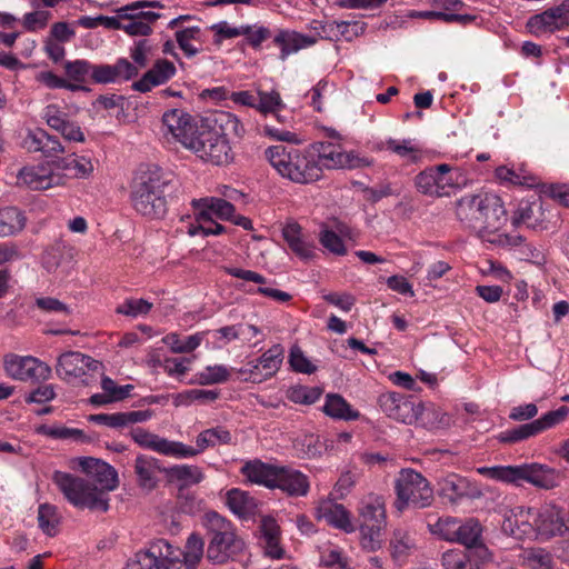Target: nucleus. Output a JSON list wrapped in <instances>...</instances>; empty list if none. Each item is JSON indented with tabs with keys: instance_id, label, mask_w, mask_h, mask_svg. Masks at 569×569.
<instances>
[{
	"instance_id": "f257e3e1",
	"label": "nucleus",
	"mask_w": 569,
	"mask_h": 569,
	"mask_svg": "<svg viewBox=\"0 0 569 569\" xmlns=\"http://www.w3.org/2000/svg\"><path fill=\"white\" fill-rule=\"evenodd\" d=\"M79 466L93 482L62 471L53 473V482L74 507L106 512L109 509L106 491L114 490L118 486L116 469L92 457L81 458Z\"/></svg>"
},
{
	"instance_id": "f03ea898",
	"label": "nucleus",
	"mask_w": 569,
	"mask_h": 569,
	"mask_svg": "<svg viewBox=\"0 0 569 569\" xmlns=\"http://www.w3.org/2000/svg\"><path fill=\"white\" fill-rule=\"evenodd\" d=\"M171 179L158 167L140 171L131 190V202L134 210L143 217L160 219L167 212L166 191Z\"/></svg>"
},
{
	"instance_id": "7ed1b4c3",
	"label": "nucleus",
	"mask_w": 569,
	"mask_h": 569,
	"mask_svg": "<svg viewBox=\"0 0 569 569\" xmlns=\"http://www.w3.org/2000/svg\"><path fill=\"white\" fill-rule=\"evenodd\" d=\"M264 154L282 178L295 183L308 184L321 178L320 167L313 160L315 153L308 147L298 149L277 144L267 148Z\"/></svg>"
},
{
	"instance_id": "20e7f679",
	"label": "nucleus",
	"mask_w": 569,
	"mask_h": 569,
	"mask_svg": "<svg viewBox=\"0 0 569 569\" xmlns=\"http://www.w3.org/2000/svg\"><path fill=\"white\" fill-rule=\"evenodd\" d=\"M201 523L210 537L206 557L211 563L224 565L243 551L244 542L233 525L217 511L204 512Z\"/></svg>"
},
{
	"instance_id": "39448f33",
	"label": "nucleus",
	"mask_w": 569,
	"mask_h": 569,
	"mask_svg": "<svg viewBox=\"0 0 569 569\" xmlns=\"http://www.w3.org/2000/svg\"><path fill=\"white\" fill-rule=\"evenodd\" d=\"M477 472L492 480L517 486L527 482L542 490H552L560 483V472L557 469L538 462L480 467Z\"/></svg>"
},
{
	"instance_id": "423d86ee",
	"label": "nucleus",
	"mask_w": 569,
	"mask_h": 569,
	"mask_svg": "<svg viewBox=\"0 0 569 569\" xmlns=\"http://www.w3.org/2000/svg\"><path fill=\"white\" fill-rule=\"evenodd\" d=\"M395 508L400 512L409 507L423 509L433 502L430 482L420 472L410 468L400 470L395 480Z\"/></svg>"
},
{
	"instance_id": "0eeeda50",
	"label": "nucleus",
	"mask_w": 569,
	"mask_h": 569,
	"mask_svg": "<svg viewBox=\"0 0 569 569\" xmlns=\"http://www.w3.org/2000/svg\"><path fill=\"white\" fill-rule=\"evenodd\" d=\"M486 200L493 202V206L491 209L483 207L478 237L482 241L502 248H511L521 244L523 241L521 236L499 232V229L507 221V211L501 198L495 193L486 192Z\"/></svg>"
},
{
	"instance_id": "6e6552de",
	"label": "nucleus",
	"mask_w": 569,
	"mask_h": 569,
	"mask_svg": "<svg viewBox=\"0 0 569 569\" xmlns=\"http://www.w3.org/2000/svg\"><path fill=\"white\" fill-rule=\"evenodd\" d=\"M159 6L158 1L141 0L119 8L118 30H123L130 36H148L151 32V23L160 18L159 13L148 9Z\"/></svg>"
},
{
	"instance_id": "1a4fd4ad",
	"label": "nucleus",
	"mask_w": 569,
	"mask_h": 569,
	"mask_svg": "<svg viewBox=\"0 0 569 569\" xmlns=\"http://www.w3.org/2000/svg\"><path fill=\"white\" fill-rule=\"evenodd\" d=\"M189 150L200 159L216 166L227 164L232 160V152L227 133L216 129H204L198 132Z\"/></svg>"
},
{
	"instance_id": "9d476101",
	"label": "nucleus",
	"mask_w": 569,
	"mask_h": 569,
	"mask_svg": "<svg viewBox=\"0 0 569 569\" xmlns=\"http://www.w3.org/2000/svg\"><path fill=\"white\" fill-rule=\"evenodd\" d=\"M536 539L546 542L569 535V511L556 503L535 509Z\"/></svg>"
},
{
	"instance_id": "9b49d317",
	"label": "nucleus",
	"mask_w": 569,
	"mask_h": 569,
	"mask_svg": "<svg viewBox=\"0 0 569 569\" xmlns=\"http://www.w3.org/2000/svg\"><path fill=\"white\" fill-rule=\"evenodd\" d=\"M178 550L167 540L159 539L146 551L136 555V569H183Z\"/></svg>"
},
{
	"instance_id": "f8f14e48",
	"label": "nucleus",
	"mask_w": 569,
	"mask_h": 569,
	"mask_svg": "<svg viewBox=\"0 0 569 569\" xmlns=\"http://www.w3.org/2000/svg\"><path fill=\"white\" fill-rule=\"evenodd\" d=\"M452 168L447 163L427 168L415 178V186L419 192L430 197L447 196L448 189L453 187L450 176Z\"/></svg>"
},
{
	"instance_id": "ddd939ff",
	"label": "nucleus",
	"mask_w": 569,
	"mask_h": 569,
	"mask_svg": "<svg viewBox=\"0 0 569 569\" xmlns=\"http://www.w3.org/2000/svg\"><path fill=\"white\" fill-rule=\"evenodd\" d=\"M162 126L164 134L189 149L199 130L193 118L182 109H171L163 113Z\"/></svg>"
},
{
	"instance_id": "4468645a",
	"label": "nucleus",
	"mask_w": 569,
	"mask_h": 569,
	"mask_svg": "<svg viewBox=\"0 0 569 569\" xmlns=\"http://www.w3.org/2000/svg\"><path fill=\"white\" fill-rule=\"evenodd\" d=\"M18 182L32 190H47L61 187L62 177L59 176L54 160L26 166L17 174Z\"/></svg>"
},
{
	"instance_id": "2eb2a0df",
	"label": "nucleus",
	"mask_w": 569,
	"mask_h": 569,
	"mask_svg": "<svg viewBox=\"0 0 569 569\" xmlns=\"http://www.w3.org/2000/svg\"><path fill=\"white\" fill-rule=\"evenodd\" d=\"M130 436L132 440L141 448L154 451L157 453L180 459V456L190 455L186 445L180 441L169 440L143 428H134Z\"/></svg>"
},
{
	"instance_id": "dca6fc26",
	"label": "nucleus",
	"mask_w": 569,
	"mask_h": 569,
	"mask_svg": "<svg viewBox=\"0 0 569 569\" xmlns=\"http://www.w3.org/2000/svg\"><path fill=\"white\" fill-rule=\"evenodd\" d=\"M535 34L555 32L569 27V0L530 17L527 23Z\"/></svg>"
},
{
	"instance_id": "f3484780",
	"label": "nucleus",
	"mask_w": 569,
	"mask_h": 569,
	"mask_svg": "<svg viewBox=\"0 0 569 569\" xmlns=\"http://www.w3.org/2000/svg\"><path fill=\"white\" fill-rule=\"evenodd\" d=\"M101 363L89 356L79 351H68L62 353L57 361L56 372L59 378L67 380L70 378H80L88 371H97Z\"/></svg>"
},
{
	"instance_id": "a211bd4d",
	"label": "nucleus",
	"mask_w": 569,
	"mask_h": 569,
	"mask_svg": "<svg viewBox=\"0 0 569 569\" xmlns=\"http://www.w3.org/2000/svg\"><path fill=\"white\" fill-rule=\"evenodd\" d=\"M382 411L390 418L406 425L417 421V403L409 397L398 392H386L379 397Z\"/></svg>"
},
{
	"instance_id": "6ab92c4d",
	"label": "nucleus",
	"mask_w": 569,
	"mask_h": 569,
	"mask_svg": "<svg viewBox=\"0 0 569 569\" xmlns=\"http://www.w3.org/2000/svg\"><path fill=\"white\" fill-rule=\"evenodd\" d=\"M310 152H313V160L320 167L321 172L323 168L338 169L353 166V158L350 153L341 150L339 146L330 142H315L308 146Z\"/></svg>"
},
{
	"instance_id": "aec40b11",
	"label": "nucleus",
	"mask_w": 569,
	"mask_h": 569,
	"mask_svg": "<svg viewBox=\"0 0 569 569\" xmlns=\"http://www.w3.org/2000/svg\"><path fill=\"white\" fill-rule=\"evenodd\" d=\"M492 203L493 202H490V200H486V192L467 194L458 200L456 214L462 223L478 234L483 206L485 208L491 209Z\"/></svg>"
},
{
	"instance_id": "412c9836",
	"label": "nucleus",
	"mask_w": 569,
	"mask_h": 569,
	"mask_svg": "<svg viewBox=\"0 0 569 569\" xmlns=\"http://www.w3.org/2000/svg\"><path fill=\"white\" fill-rule=\"evenodd\" d=\"M440 496L450 502H457L463 498H479L481 490L469 479L457 473H449L439 481Z\"/></svg>"
},
{
	"instance_id": "4be33fe9",
	"label": "nucleus",
	"mask_w": 569,
	"mask_h": 569,
	"mask_svg": "<svg viewBox=\"0 0 569 569\" xmlns=\"http://www.w3.org/2000/svg\"><path fill=\"white\" fill-rule=\"evenodd\" d=\"M57 172L62 177L61 187L67 186L71 179H87L94 170L89 157L76 153L54 159Z\"/></svg>"
},
{
	"instance_id": "5701e85b",
	"label": "nucleus",
	"mask_w": 569,
	"mask_h": 569,
	"mask_svg": "<svg viewBox=\"0 0 569 569\" xmlns=\"http://www.w3.org/2000/svg\"><path fill=\"white\" fill-rule=\"evenodd\" d=\"M535 509L518 508L506 516L502 522L505 533L516 538H536Z\"/></svg>"
},
{
	"instance_id": "b1692460",
	"label": "nucleus",
	"mask_w": 569,
	"mask_h": 569,
	"mask_svg": "<svg viewBox=\"0 0 569 569\" xmlns=\"http://www.w3.org/2000/svg\"><path fill=\"white\" fill-rule=\"evenodd\" d=\"M272 489H280L289 496L303 497L308 493L310 483L301 471L288 466H278Z\"/></svg>"
},
{
	"instance_id": "393cba45",
	"label": "nucleus",
	"mask_w": 569,
	"mask_h": 569,
	"mask_svg": "<svg viewBox=\"0 0 569 569\" xmlns=\"http://www.w3.org/2000/svg\"><path fill=\"white\" fill-rule=\"evenodd\" d=\"M191 206L194 210V216L200 221H209L213 217L228 220L232 219L236 212V208L231 202L216 197L193 199Z\"/></svg>"
},
{
	"instance_id": "a878e982",
	"label": "nucleus",
	"mask_w": 569,
	"mask_h": 569,
	"mask_svg": "<svg viewBox=\"0 0 569 569\" xmlns=\"http://www.w3.org/2000/svg\"><path fill=\"white\" fill-rule=\"evenodd\" d=\"M316 517L347 533L355 531L349 511L342 505L336 503L332 500L320 501L316 508Z\"/></svg>"
},
{
	"instance_id": "bb28decb",
	"label": "nucleus",
	"mask_w": 569,
	"mask_h": 569,
	"mask_svg": "<svg viewBox=\"0 0 569 569\" xmlns=\"http://www.w3.org/2000/svg\"><path fill=\"white\" fill-rule=\"evenodd\" d=\"M176 74V66L167 60L159 59L141 79L132 83V89L139 92H149L152 88L163 84Z\"/></svg>"
},
{
	"instance_id": "cd10ccee",
	"label": "nucleus",
	"mask_w": 569,
	"mask_h": 569,
	"mask_svg": "<svg viewBox=\"0 0 569 569\" xmlns=\"http://www.w3.org/2000/svg\"><path fill=\"white\" fill-rule=\"evenodd\" d=\"M23 143L30 152H41L48 158L56 157L57 154L64 152V148L60 140L46 132L43 129L29 131Z\"/></svg>"
},
{
	"instance_id": "c85d7f7f",
	"label": "nucleus",
	"mask_w": 569,
	"mask_h": 569,
	"mask_svg": "<svg viewBox=\"0 0 569 569\" xmlns=\"http://www.w3.org/2000/svg\"><path fill=\"white\" fill-rule=\"evenodd\" d=\"M436 4L439 10L428 12L426 16L461 26H467L477 18L475 14L463 12L465 3L460 0H437Z\"/></svg>"
},
{
	"instance_id": "c756f323",
	"label": "nucleus",
	"mask_w": 569,
	"mask_h": 569,
	"mask_svg": "<svg viewBox=\"0 0 569 569\" xmlns=\"http://www.w3.org/2000/svg\"><path fill=\"white\" fill-rule=\"evenodd\" d=\"M360 523L387 526L386 502L382 496L370 493L359 503Z\"/></svg>"
},
{
	"instance_id": "7c9ffc66",
	"label": "nucleus",
	"mask_w": 569,
	"mask_h": 569,
	"mask_svg": "<svg viewBox=\"0 0 569 569\" xmlns=\"http://www.w3.org/2000/svg\"><path fill=\"white\" fill-rule=\"evenodd\" d=\"M545 220L546 214L540 199L520 201L512 216L513 226L526 224L532 229L542 228Z\"/></svg>"
},
{
	"instance_id": "2f4dec72",
	"label": "nucleus",
	"mask_w": 569,
	"mask_h": 569,
	"mask_svg": "<svg viewBox=\"0 0 569 569\" xmlns=\"http://www.w3.org/2000/svg\"><path fill=\"white\" fill-rule=\"evenodd\" d=\"M226 271L228 274H230L234 278L261 284L257 289V292L260 295H263L277 302H281V303L288 302L292 298L291 295L286 291H281L279 289L266 286V283H267L266 278L256 271L244 270V269L234 268V267L227 268Z\"/></svg>"
},
{
	"instance_id": "473e14b6",
	"label": "nucleus",
	"mask_w": 569,
	"mask_h": 569,
	"mask_svg": "<svg viewBox=\"0 0 569 569\" xmlns=\"http://www.w3.org/2000/svg\"><path fill=\"white\" fill-rule=\"evenodd\" d=\"M273 42L281 49L280 59L286 60L291 53L316 44L317 38L297 31L280 30L274 37Z\"/></svg>"
},
{
	"instance_id": "72a5a7b5",
	"label": "nucleus",
	"mask_w": 569,
	"mask_h": 569,
	"mask_svg": "<svg viewBox=\"0 0 569 569\" xmlns=\"http://www.w3.org/2000/svg\"><path fill=\"white\" fill-rule=\"evenodd\" d=\"M231 433L228 429L223 427H216L207 429L200 432L196 439L197 447H191L186 445L188 451H191L190 455L180 456V459L192 458L204 451L209 447H214L217 445H228L231 442Z\"/></svg>"
},
{
	"instance_id": "f704fd0d",
	"label": "nucleus",
	"mask_w": 569,
	"mask_h": 569,
	"mask_svg": "<svg viewBox=\"0 0 569 569\" xmlns=\"http://www.w3.org/2000/svg\"><path fill=\"white\" fill-rule=\"evenodd\" d=\"M161 471L159 460L147 455H139L134 460V473L139 487L152 490L158 483V475Z\"/></svg>"
},
{
	"instance_id": "c9c22d12",
	"label": "nucleus",
	"mask_w": 569,
	"mask_h": 569,
	"mask_svg": "<svg viewBox=\"0 0 569 569\" xmlns=\"http://www.w3.org/2000/svg\"><path fill=\"white\" fill-rule=\"evenodd\" d=\"M278 465L264 463L260 460L247 461L241 467V473L250 482L272 489Z\"/></svg>"
},
{
	"instance_id": "e433bc0d",
	"label": "nucleus",
	"mask_w": 569,
	"mask_h": 569,
	"mask_svg": "<svg viewBox=\"0 0 569 569\" xmlns=\"http://www.w3.org/2000/svg\"><path fill=\"white\" fill-rule=\"evenodd\" d=\"M322 411L336 420L352 421L360 417V412L339 393H328L322 406Z\"/></svg>"
},
{
	"instance_id": "4c0bfd02",
	"label": "nucleus",
	"mask_w": 569,
	"mask_h": 569,
	"mask_svg": "<svg viewBox=\"0 0 569 569\" xmlns=\"http://www.w3.org/2000/svg\"><path fill=\"white\" fill-rule=\"evenodd\" d=\"M282 236L289 248L301 259H310L313 254L311 246L302 238V229L297 222H288L282 228Z\"/></svg>"
},
{
	"instance_id": "58836bf2",
	"label": "nucleus",
	"mask_w": 569,
	"mask_h": 569,
	"mask_svg": "<svg viewBox=\"0 0 569 569\" xmlns=\"http://www.w3.org/2000/svg\"><path fill=\"white\" fill-rule=\"evenodd\" d=\"M375 148L379 151L389 150L410 162H417L420 159V149L410 139L397 140L390 138L377 142Z\"/></svg>"
},
{
	"instance_id": "ea45409f",
	"label": "nucleus",
	"mask_w": 569,
	"mask_h": 569,
	"mask_svg": "<svg viewBox=\"0 0 569 569\" xmlns=\"http://www.w3.org/2000/svg\"><path fill=\"white\" fill-rule=\"evenodd\" d=\"M26 227V217L16 207L0 209V238L14 236Z\"/></svg>"
},
{
	"instance_id": "a19ab883",
	"label": "nucleus",
	"mask_w": 569,
	"mask_h": 569,
	"mask_svg": "<svg viewBox=\"0 0 569 569\" xmlns=\"http://www.w3.org/2000/svg\"><path fill=\"white\" fill-rule=\"evenodd\" d=\"M173 549L181 552L180 558L183 557L182 566L186 567L183 569H197L203 557L204 541L199 533L192 532L186 541L183 551L174 547Z\"/></svg>"
},
{
	"instance_id": "79ce46f5",
	"label": "nucleus",
	"mask_w": 569,
	"mask_h": 569,
	"mask_svg": "<svg viewBox=\"0 0 569 569\" xmlns=\"http://www.w3.org/2000/svg\"><path fill=\"white\" fill-rule=\"evenodd\" d=\"M206 332H196L194 335L181 337L176 332L168 333L163 343L174 353H189L196 350L203 341Z\"/></svg>"
},
{
	"instance_id": "37998d69",
	"label": "nucleus",
	"mask_w": 569,
	"mask_h": 569,
	"mask_svg": "<svg viewBox=\"0 0 569 569\" xmlns=\"http://www.w3.org/2000/svg\"><path fill=\"white\" fill-rule=\"evenodd\" d=\"M520 559L523 566L529 569H553L556 566L552 553L541 547H533L525 549Z\"/></svg>"
},
{
	"instance_id": "c03bdc74",
	"label": "nucleus",
	"mask_w": 569,
	"mask_h": 569,
	"mask_svg": "<svg viewBox=\"0 0 569 569\" xmlns=\"http://www.w3.org/2000/svg\"><path fill=\"white\" fill-rule=\"evenodd\" d=\"M227 506L237 516L246 518L254 512V499L246 491L231 489L227 493Z\"/></svg>"
},
{
	"instance_id": "a18cd8bd",
	"label": "nucleus",
	"mask_w": 569,
	"mask_h": 569,
	"mask_svg": "<svg viewBox=\"0 0 569 569\" xmlns=\"http://www.w3.org/2000/svg\"><path fill=\"white\" fill-rule=\"evenodd\" d=\"M457 529V539L453 542L466 546L467 548L477 547L481 542L482 527L475 518L460 520Z\"/></svg>"
},
{
	"instance_id": "49530a36",
	"label": "nucleus",
	"mask_w": 569,
	"mask_h": 569,
	"mask_svg": "<svg viewBox=\"0 0 569 569\" xmlns=\"http://www.w3.org/2000/svg\"><path fill=\"white\" fill-rule=\"evenodd\" d=\"M168 476L172 481L180 483L181 487L194 486L204 479L202 469L193 465L173 466L168 470Z\"/></svg>"
},
{
	"instance_id": "de8ad7c7",
	"label": "nucleus",
	"mask_w": 569,
	"mask_h": 569,
	"mask_svg": "<svg viewBox=\"0 0 569 569\" xmlns=\"http://www.w3.org/2000/svg\"><path fill=\"white\" fill-rule=\"evenodd\" d=\"M390 553L395 561L402 562L415 549V540L403 529H396L390 539Z\"/></svg>"
},
{
	"instance_id": "09e8293b",
	"label": "nucleus",
	"mask_w": 569,
	"mask_h": 569,
	"mask_svg": "<svg viewBox=\"0 0 569 569\" xmlns=\"http://www.w3.org/2000/svg\"><path fill=\"white\" fill-rule=\"evenodd\" d=\"M231 370L223 365L207 366L201 371L196 373L192 383L201 386H210L223 383L229 380Z\"/></svg>"
},
{
	"instance_id": "8fccbe9b",
	"label": "nucleus",
	"mask_w": 569,
	"mask_h": 569,
	"mask_svg": "<svg viewBox=\"0 0 569 569\" xmlns=\"http://www.w3.org/2000/svg\"><path fill=\"white\" fill-rule=\"evenodd\" d=\"M386 526L360 523V545L367 551H376L381 548Z\"/></svg>"
},
{
	"instance_id": "3c124183",
	"label": "nucleus",
	"mask_w": 569,
	"mask_h": 569,
	"mask_svg": "<svg viewBox=\"0 0 569 569\" xmlns=\"http://www.w3.org/2000/svg\"><path fill=\"white\" fill-rule=\"evenodd\" d=\"M258 361L266 380L270 379L281 367L283 361V348L280 345L272 346L261 355Z\"/></svg>"
},
{
	"instance_id": "603ef678",
	"label": "nucleus",
	"mask_w": 569,
	"mask_h": 569,
	"mask_svg": "<svg viewBox=\"0 0 569 569\" xmlns=\"http://www.w3.org/2000/svg\"><path fill=\"white\" fill-rule=\"evenodd\" d=\"M322 395V390L319 387L308 386H292L287 392L286 397L293 403L310 406L317 402Z\"/></svg>"
},
{
	"instance_id": "864d4df0",
	"label": "nucleus",
	"mask_w": 569,
	"mask_h": 569,
	"mask_svg": "<svg viewBox=\"0 0 569 569\" xmlns=\"http://www.w3.org/2000/svg\"><path fill=\"white\" fill-rule=\"evenodd\" d=\"M201 29L198 26L179 28L176 31V40L183 52L192 57L198 52L194 41L200 42Z\"/></svg>"
},
{
	"instance_id": "5fc2aeb1",
	"label": "nucleus",
	"mask_w": 569,
	"mask_h": 569,
	"mask_svg": "<svg viewBox=\"0 0 569 569\" xmlns=\"http://www.w3.org/2000/svg\"><path fill=\"white\" fill-rule=\"evenodd\" d=\"M29 362L30 356L9 353L3 358V369L8 377L14 380L24 381Z\"/></svg>"
},
{
	"instance_id": "6e6d98bb",
	"label": "nucleus",
	"mask_w": 569,
	"mask_h": 569,
	"mask_svg": "<svg viewBox=\"0 0 569 569\" xmlns=\"http://www.w3.org/2000/svg\"><path fill=\"white\" fill-rule=\"evenodd\" d=\"M219 392L216 390L190 389L178 393L174 397L176 406H188L192 402H211L218 399Z\"/></svg>"
},
{
	"instance_id": "4d7b16f0",
	"label": "nucleus",
	"mask_w": 569,
	"mask_h": 569,
	"mask_svg": "<svg viewBox=\"0 0 569 569\" xmlns=\"http://www.w3.org/2000/svg\"><path fill=\"white\" fill-rule=\"evenodd\" d=\"M38 523L46 535L50 537L56 536L59 523L57 508L49 503L40 505L38 509Z\"/></svg>"
},
{
	"instance_id": "13d9d810",
	"label": "nucleus",
	"mask_w": 569,
	"mask_h": 569,
	"mask_svg": "<svg viewBox=\"0 0 569 569\" xmlns=\"http://www.w3.org/2000/svg\"><path fill=\"white\" fill-rule=\"evenodd\" d=\"M459 519L453 517L439 518L435 523H429V530L439 538L453 542L457 539Z\"/></svg>"
},
{
	"instance_id": "bf43d9fd",
	"label": "nucleus",
	"mask_w": 569,
	"mask_h": 569,
	"mask_svg": "<svg viewBox=\"0 0 569 569\" xmlns=\"http://www.w3.org/2000/svg\"><path fill=\"white\" fill-rule=\"evenodd\" d=\"M416 416L417 421L415 423L425 428H433L443 420V415L431 403L418 402Z\"/></svg>"
},
{
	"instance_id": "052dcab7",
	"label": "nucleus",
	"mask_w": 569,
	"mask_h": 569,
	"mask_svg": "<svg viewBox=\"0 0 569 569\" xmlns=\"http://www.w3.org/2000/svg\"><path fill=\"white\" fill-rule=\"evenodd\" d=\"M37 80L50 89H68L70 91H79V90L89 91V88H87L82 84L72 83L69 80L54 74L52 71H41L40 73H38Z\"/></svg>"
},
{
	"instance_id": "680f3d73",
	"label": "nucleus",
	"mask_w": 569,
	"mask_h": 569,
	"mask_svg": "<svg viewBox=\"0 0 569 569\" xmlns=\"http://www.w3.org/2000/svg\"><path fill=\"white\" fill-rule=\"evenodd\" d=\"M367 23L361 19L338 20V41H352L365 33Z\"/></svg>"
},
{
	"instance_id": "e2e57ef3",
	"label": "nucleus",
	"mask_w": 569,
	"mask_h": 569,
	"mask_svg": "<svg viewBox=\"0 0 569 569\" xmlns=\"http://www.w3.org/2000/svg\"><path fill=\"white\" fill-rule=\"evenodd\" d=\"M64 71L70 82L81 84L88 77L91 78L92 63L87 60L68 61Z\"/></svg>"
},
{
	"instance_id": "0e129e2a",
	"label": "nucleus",
	"mask_w": 569,
	"mask_h": 569,
	"mask_svg": "<svg viewBox=\"0 0 569 569\" xmlns=\"http://www.w3.org/2000/svg\"><path fill=\"white\" fill-rule=\"evenodd\" d=\"M496 177L502 182H510L512 184L533 187L536 178L531 173H518L515 168L506 166L496 169Z\"/></svg>"
},
{
	"instance_id": "69168bd1",
	"label": "nucleus",
	"mask_w": 569,
	"mask_h": 569,
	"mask_svg": "<svg viewBox=\"0 0 569 569\" xmlns=\"http://www.w3.org/2000/svg\"><path fill=\"white\" fill-rule=\"evenodd\" d=\"M152 303L144 299H126L116 308V312L131 318L146 316L150 312Z\"/></svg>"
},
{
	"instance_id": "338daca9",
	"label": "nucleus",
	"mask_w": 569,
	"mask_h": 569,
	"mask_svg": "<svg viewBox=\"0 0 569 569\" xmlns=\"http://www.w3.org/2000/svg\"><path fill=\"white\" fill-rule=\"evenodd\" d=\"M441 565L443 569H473L469 555L461 549H450L442 553Z\"/></svg>"
},
{
	"instance_id": "774afa93",
	"label": "nucleus",
	"mask_w": 569,
	"mask_h": 569,
	"mask_svg": "<svg viewBox=\"0 0 569 569\" xmlns=\"http://www.w3.org/2000/svg\"><path fill=\"white\" fill-rule=\"evenodd\" d=\"M52 377L51 367L40 359L30 356V362L27 367L24 381L42 382Z\"/></svg>"
}]
</instances>
